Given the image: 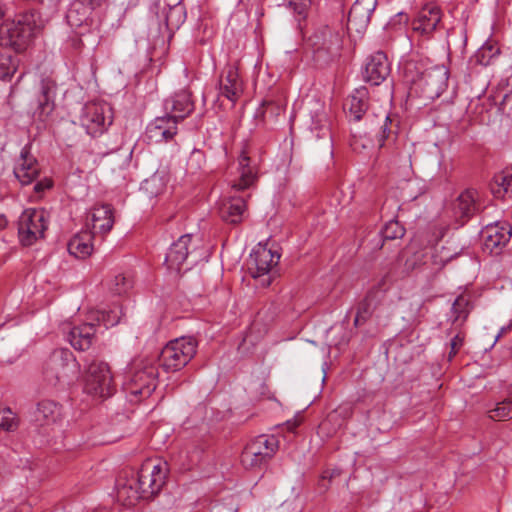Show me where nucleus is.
I'll return each mask as SVG.
<instances>
[{
    "label": "nucleus",
    "instance_id": "9b49d317",
    "mask_svg": "<svg viewBox=\"0 0 512 512\" xmlns=\"http://www.w3.org/2000/svg\"><path fill=\"white\" fill-rule=\"evenodd\" d=\"M48 228L47 214L42 209H26L18 220V236L22 245L31 246L44 237Z\"/></svg>",
    "mask_w": 512,
    "mask_h": 512
},
{
    "label": "nucleus",
    "instance_id": "09e8293b",
    "mask_svg": "<svg viewBox=\"0 0 512 512\" xmlns=\"http://www.w3.org/2000/svg\"><path fill=\"white\" fill-rule=\"evenodd\" d=\"M282 111V107L273 102H264V118L273 117L274 115H278Z\"/></svg>",
    "mask_w": 512,
    "mask_h": 512
},
{
    "label": "nucleus",
    "instance_id": "6e6d98bb",
    "mask_svg": "<svg viewBox=\"0 0 512 512\" xmlns=\"http://www.w3.org/2000/svg\"><path fill=\"white\" fill-rule=\"evenodd\" d=\"M332 476H333V475H332V474H330L328 471L324 472V473H323V475H322V479H321V481H320V485H321L322 487H324L325 489H327L326 485L324 484V481H325L326 479H328V478H329V479H330V478H332Z\"/></svg>",
    "mask_w": 512,
    "mask_h": 512
},
{
    "label": "nucleus",
    "instance_id": "7c9ffc66",
    "mask_svg": "<svg viewBox=\"0 0 512 512\" xmlns=\"http://www.w3.org/2000/svg\"><path fill=\"white\" fill-rule=\"evenodd\" d=\"M117 499L122 502L123 505L133 506L138 500L144 499L140 487L134 478L127 480L125 483H118L117 485Z\"/></svg>",
    "mask_w": 512,
    "mask_h": 512
},
{
    "label": "nucleus",
    "instance_id": "49530a36",
    "mask_svg": "<svg viewBox=\"0 0 512 512\" xmlns=\"http://www.w3.org/2000/svg\"><path fill=\"white\" fill-rule=\"evenodd\" d=\"M205 162L204 153L201 150L194 149L188 159L187 166L192 172L201 169L202 164Z\"/></svg>",
    "mask_w": 512,
    "mask_h": 512
},
{
    "label": "nucleus",
    "instance_id": "aec40b11",
    "mask_svg": "<svg viewBox=\"0 0 512 512\" xmlns=\"http://www.w3.org/2000/svg\"><path fill=\"white\" fill-rule=\"evenodd\" d=\"M14 175L22 185L31 184L40 173L36 158L30 152V145H25L14 166Z\"/></svg>",
    "mask_w": 512,
    "mask_h": 512
},
{
    "label": "nucleus",
    "instance_id": "5701e85b",
    "mask_svg": "<svg viewBox=\"0 0 512 512\" xmlns=\"http://www.w3.org/2000/svg\"><path fill=\"white\" fill-rule=\"evenodd\" d=\"M164 110L179 123L194 111V102L191 93L180 90L164 101Z\"/></svg>",
    "mask_w": 512,
    "mask_h": 512
},
{
    "label": "nucleus",
    "instance_id": "ddd939ff",
    "mask_svg": "<svg viewBox=\"0 0 512 512\" xmlns=\"http://www.w3.org/2000/svg\"><path fill=\"white\" fill-rule=\"evenodd\" d=\"M280 255L268 249L266 246L258 245L250 254L249 272L254 279H259L262 287L270 286L272 277L270 271L279 262Z\"/></svg>",
    "mask_w": 512,
    "mask_h": 512
},
{
    "label": "nucleus",
    "instance_id": "473e14b6",
    "mask_svg": "<svg viewBox=\"0 0 512 512\" xmlns=\"http://www.w3.org/2000/svg\"><path fill=\"white\" fill-rule=\"evenodd\" d=\"M123 315L122 307L115 304L108 310L95 312L92 317L99 325L102 324L105 328H109L117 325Z\"/></svg>",
    "mask_w": 512,
    "mask_h": 512
},
{
    "label": "nucleus",
    "instance_id": "39448f33",
    "mask_svg": "<svg viewBox=\"0 0 512 512\" xmlns=\"http://www.w3.org/2000/svg\"><path fill=\"white\" fill-rule=\"evenodd\" d=\"M203 248L199 238L192 234H185L172 243L166 257L165 263L170 270L179 272L184 264L190 269L204 258Z\"/></svg>",
    "mask_w": 512,
    "mask_h": 512
},
{
    "label": "nucleus",
    "instance_id": "9d476101",
    "mask_svg": "<svg viewBox=\"0 0 512 512\" xmlns=\"http://www.w3.org/2000/svg\"><path fill=\"white\" fill-rule=\"evenodd\" d=\"M167 474V462L149 459L142 464L134 479L144 494V499H150L161 491Z\"/></svg>",
    "mask_w": 512,
    "mask_h": 512
},
{
    "label": "nucleus",
    "instance_id": "f257e3e1",
    "mask_svg": "<svg viewBox=\"0 0 512 512\" xmlns=\"http://www.w3.org/2000/svg\"><path fill=\"white\" fill-rule=\"evenodd\" d=\"M44 22L35 11L17 15L0 25V78H11L18 69L17 53L24 51Z\"/></svg>",
    "mask_w": 512,
    "mask_h": 512
},
{
    "label": "nucleus",
    "instance_id": "2f4dec72",
    "mask_svg": "<svg viewBox=\"0 0 512 512\" xmlns=\"http://www.w3.org/2000/svg\"><path fill=\"white\" fill-rule=\"evenodd\" d=\"M92 9L80 0H73L66 14L67 22L71 27H80L89 20Z\"/></svg>",
    "mask_w": 512,
    "mask_h": 512
},
{
    "label": "nucleus",
    "instance_id": "a19ab883",
    "mask_svg": "<svg viewBox=\"0 0 512 512\" xmlns=\"http://www.w3.org/2000/svg\"><path fill=\"white\" fill-rule=\"evenodd\" d=\"M17 426L18 421L11 409L0 407V431H14Z\"/></svg>",
    "mask_w": 512,
    "mask_h": 512
},
{
    "label": "nucleus",
    "instance_id": "052dcab7",
    "mask_svg": "<svg viewBox=\"0 0 512 512\" xmlns=\"http://www.w3.org/2000/svg\"><path fill=\"white\" fill-rule=\"evenodd\" d=\"M171 460H172V461H176V455L172 454V455H171Z\"/></svg>",
    "mask_w": 512,
    "mask_h": 512
},
{
    "label": "nucleus",
    "instance_id": "f03ea898",
    "mask_svg": "<svg viewBox=\"0 0 512 512\" xmlns=\"http://www.w3.org/2000/svg\"><path fill=\"white\" fill-rule=\"evenodd\" d=\"M239 177L233 181L229 195L221 199L218 205L220 218L228 224H239L247 211V200L250 193L246 192L258 180V164L246 150L238 157Z\"/></svg>",
    "mask_w": 512,
    "mask_h": 512
},
{
    "label": "nucleus",
    "instance_id": "2eb2a0df",
    "mask_svg": "<svg viewBox=\"0 0 512 512\" xmlns=\"http://www.w3.org/2000/svg\"><path fill=\"white\" fill-rule=\"evenodd\" d=\"M483 250L498 255L511 238V226L507 223H492L486 225L480 233Z\"/></svg>",
    "mask_w": 512,
    "mask_h": 512
},
{
    "label": "nucleus",
    "instance_id": "bf43d9fd",
    "mask_svg": "<svg viewBox=\"0 0 512 512\" xmlns=\"http://www.w3.org/2000/svg\"><path fill=\"white\" fill-rule=\"evenodd\" d=\"M4 16V10L2 8V6L0 5V18H2Z\"/></svg>",
    "mask_w": 512,
    "mask_h": 512
},
{
    "label": "nucleus",
    "instance_id": "8fccbe9b",
    "mask_svg": "<svg viewBox=\"0 0 512 512\" xmlns=\"http://www.w3.org/2000/svg\"><path fill=\"white\" fill-rule=\"evenodd\" d=\"M312 130H318L317 137H325L329 135L327 121L321 117L316 123H313Z\"/></svg>",
    "mask_w": 512,
    "mask_h": 512
},
{
    "label": "nucleus",
    "instance_id": "bb28decb",
    "mask_svg": "<svg viewBox=\"0 0 512 512\" xmlns=\"http://www.w3.org/2000/svg\"><path fill=\"white\" fill-rule=\"evenodd\" d=\"M95 234L91 231H81L68 242V252L78 259H85L93 252L92 240Z\"/></svg>",
    "mask_w": 512,
    "mask_h": 512
},
{
    "label": "nucleus",
    "instance_id": "4be33fe9",
    "mask_svg": "<svg viewBox=\"0 0 512 512\" xmlns=\"http://www.w3.org/2000/svg\"><path fill=\"white\" fill-rule=\"evenodd\" d=\"M390 64L385 53L378 51L371 55L365 64L363 79L372 84L380 85L390 74Z\"/></svg>",
    "mask_w": 512,
    "mask_h": 512
},
{
    "label": "nucleus",
    "instance_id": "c03bdc74",
    "mask_svg": "<svg viewBox=\"0 0 512 512\" xmlns=\"http://www.w3.org/2000/svg\"><path fill=\"white\" fill-rule=\"evenodd\" d=\"M132 286L130 278L123 274H118L110 283V289L114 294L121 295L126 293Z\"/></svg>",
    "mask_w": 512,
    "mask_h": 512
},
{
    "label": "nucleus",
    "instance_id": "393cba45",
    "mask_svg": "<svg viewBox=\"0 0 512 512\" xmlns=\"http://www.w3.org/2000/svg\"><path fill=\"white\" fill-rule=\"evenodd\" d=\"M92 233L106 235L114 225L113 208L109 204L94 206L90 212Z\"/></svg>",
    "mask_w": 512,
    "mask_h": 512
},
{
    "label": "nucleus",
    "instance_id": "f704fd0d",
    "mask_svg": "<svg viewBox=\"0 0 512 512\" xmlns=\"http://www.w3.org/2000/svg\"><path fill=\"white\" fill-rule=\"evenodd\" d=\"M54 82L50 80L41 83V98H39V109L42 114H49L53 110Z\"/></svg>",
    "mask_w": 512,
    "mask_h": 512
},
{
    "label": "nucleus",
    "instance_id": "de8ad7c7",
    "mask_svg": "<svg viewBox=\"0 0 512 512\" xmlns=\"http://www.w3.org/2000/svg\"><path fill=\"white\" fill-rule=\"evenodd\" d=\"M464 344V335L457 333L450 341V352L448 360L451 361Z\"/></svg>",
    "mask_w": 512,
    "mask_h": 512
},
{
    "label": "nucleus",
    "instance_id": "c85d7f7f",
    "mask_svg": "<svg viewBox=\"0 0 512 512\" xmlns=\"http://www.w3.org/2000/svg\"><path fill=\"white\" fill-rule=\"evenodd\" d=\"M368 90L366 87H360L350 95L345 103L350 116L359 121L368 110Z\"/></svg>",
    "mask_w": 512,
    "mask_h": 512
},
{
    "label": "nucleus",
    "instance_id": "a18cd8bd",
    "mask_svg": "<svg viewBox=\"0 0 512 512\" xmlns=\"http://www.w3.org/2000/svg\"><path fill=\"white\" fill-rule=\"evenodd\" d=\"M310 0H289L288 7L293 11L294 14L301 18H305L307 11L310 7Z\"/></svg>",
    "mask_w": 512,
    "mask_h": 512
},
{
    "label": "nucleus",
    "instance_id": "1a4fd4ad",
    "mask_svg": "<svg viewBox=\"0 0 512 512\" xmlns=\"http://www.w3.org/2000/svg\"><path fill=\"white\" fill-rule=\"evenodd\" d=\"M84 391L92 396L106 398L115 391L113 377L107 363L92 360L84 375Z\"/></svg>",
    "mask_w": 512,
    "mask_h": 512
},
{
    "label": "nucleus",
    "instance_id": "423d86ee",
    "mask_svg": "<svg viewBox=\"0 0 512 512\" xmlns=\"http://www.w3.org/2000/svg\"><path fill=\"white\" fill-rule=\"evenodd\" d=\"M198 343L193 337L171 340L161 351L160 366L166 372H176L185 367L196 355Z\"/></svg>",
    "mask_w": 512,
    "mask_h": 512
},
{
    "label": "nucleus",
    "instance_id": "13d9d810",
    "mask_svg": "<svg viewBox=\"0 0 512 512\" xmlns=\"http://www.w3.org/2000/svg\"><path fill=\"white\" fill-rule=\"evenodd\" d=\"M287 425H288V429L293 431L298 426V423L296 421L293 423L287 422Z\"/></svg>",
    "mask_w": 512,
    "mask_h": 512
},
{
    "label": "nucleus",
    "instance_id": "4d7b16f0",
    "mask_svg": "<svg viewBox=\"0 0 512 512\" xmlns=\"http://www.w3.org/2000/svg\"><path fill=\"white\" fill-rule=\"evenodd\" d=\"M8 221L4 215L0 216V228H4L7 225Z\"/></svg>",
    "mask_w": 512,
    "mask_h": 512
},
{
    "label": "nucleus",
    "instance_id": "b1692460",
    "mask_svg": "<svg viewBox=\"0 0 512 512\" xmlns=\"http://www.w3.org/2000/svg\"><path fill=\"white\" fill-rule=\"evenodd\" d=\"M371 131L379 148H382L386 143L393 142L398 133V121L391 118L389 114L384 113L381 117L376 116V121L371 119Z\"/></svg>",
    "mask_w": 512,
    "mask_h": 512
},
{
    "label": "nucleus",
    "instance_id": "680f3d73",
    "mask_svg": "<svg viewBox=\"0 0 512 512\" xmlns=\"http://www.w3.org/2000/svg\"><path fill=\"white\" fill-rule=\"evenodd\" d=\"M509 393L512 395V384L509 386Z\"/></svg>",
    "mask_w": 512,
    "mask_h": 512
},
{
    "label": "nucleus",
    "instance_id": "3c124183",
    "mask_svg": "<svg viewBox=\"0 0 512 512\" xmlns=\"http://www.w3.org/2000/svg\"><path fill=\"white\" fill-rule=\"evenodd\" d=\"M503 114L512 119V96H505L499 108Z\"/></svg>",
    "mask_w": 512,
    "mask_h": 512
},
{
    "label": "nucleus",
    "instance_id": "6e6552de",
    "mask_svg": "<svg viewBox=\"0 0 512 512\" xmlns=\"http://www.w3.org/2000/svg\"><path fill=\"white\" fill-rule=\"evenodd\" d=\"M158 368L152 362L135 364L130 379L124 384V390L131 402L149 397L156 389Z\"/></svg>",
    "mask_w": 512,
    "mask_h": 512
},
{
    "label": "nucleus",
    "instance_id": "5fc2aeb1",
    "mask_svg": "<svg viewBox=\"0 0 512 512\" xmlns=\"http://www.w3.org/2000/svg\"><path fill=\"white\" fill-rule=\"evenodd\" d=\"M512 329V325L503 326L496 336V341Z\"/></svg>",
    "mask_w": 512,
    "mask_h": 512
},
{
    "label": "nucleus",
    "instance_id": "cd10ccee",
    "mask_svg": "<svg viewBox=\"0 0 512 512\" xmlns=\"http://www.w3.org/2000/svg\"><path fill=\"white\" fill-rule=\"evenodd\" d=\"M34 416L41 425L56 423L62 416V407L53 400L45 399L38 402Z\"/></svg>",
    "mask_w": 512,
    "mask_h": 512
},
{
    "label": "nucleus",
    "instance_id": "e2e57ef3",
    "mask_svg": "<svg viewBox=\"0 0 512 512\" xmlns=\"http://www.w3.org/2000/svg\"><path fill=\"white\" fill-rule=\"evenodd\" d=\"M326 425V421H324L322 424H321V427H324Z\"/></svg>",
    "mask_w": 512,
    "mask_h": 512
},
{
    "label": "nucleus",
    "instance_id": "4c0bfd02",
    "mask_svg": "<svg viewBox=\"0 0 512 512\" xmlns=\"http://www.w3.org/2000/svg\"><path fill=\"white\" fill-rule=\"evenodd\" d=\"M453 323L462 324L470 313L469 299L463 295L458 296L452 304Z\"/></svg>",
    "mask_w": 512,
    "mask_h": 512
},
{
    "label": "nucleus",
    "instance_id": "0eeeda50",
    "mask_svg": "<svg viewBox=\"0 0 512 512\" xmlns=\"http://www.w3.org/2000/svg\"><path fill=\"white\" fill-rule=\"evenodd\" d=\"M279 449V440L274 435L262 434L247 443L241 455L245 469H261L268 464Z\"/></svg>",
    "mask_w": 512,
    "mask_h": 512
},
{
    "label": "nucleus",
    "instance_id": "a878e982",
    "mask_svg": "<svg viewBox=\"0 0 512 512\" xmlns=\"http://www.w3.org/2000/svg\"><path fill=\"white\" fill-rule=\"evenodd\" d=\"M96 333L94 323H84L71 328L67 339L71 346L79 351H85L92 345Z\"/></svg>",
    "mask_w": 512,
    "mask_h": 512
},
{
    "label": "nucleus",
    "instance_id": "412c9836",
    "mask_svg": "<svg viewBox=\"0 0 512 512\" xmlns=\"http://www.w3.org/2000/svg\"><path fill=\"white\" fill-rule=\"evenodd\" d=\"M441 22V11L437 6L423 7L411 22L412 30L422 37L429 38Z\"/></svg>",
    "mask_w": 512,
    "mask_h": 512
},
{
    "label": "nucleus",
    "instance_id": "603ef678",
    "mask_svg": "<svg viewBox=\"0 0 512 512\" xmlns=\"http://www.w3.org/2000/svg\"><path fill=\"white\" fill-rule=\"evenodd\" d=\"M52 187V181L50 179H43L38 181L34 185V191L38 194L43 193L45 190L50 189Z\"/></svg>",
    "mask_w": 512,
    "mask_h": 512
},
{
    "label": "nucleus",
    "instance_id": "ea45409f",
    "mask_svg": "<svg viewBox=\"0 0 512 512\" xmlns=\"http://www.w3.org/2000/svg\"><path fill=\"white\" fill-rule=\"evenodd\" d=\"M380 234L383 241L395 240L404 236L405 229L397 220H391L381 229Z\"/></svg>",
    "mask_w": 512,
    "mask_h": 512
},
{
    "label": "nucleus",
    "instance_id": "c9c22d12",
    "mask_svg": "<svg viewBox=\"0 0 512 512\" xmlns=\"http://www.w3.org/2000/svg\"><path fill=\"white\" fill-rule=\"evenodd\" d=\"M499 54V49L492 44H484L479 48L476 53L471 57L470 63L476 65L488 66L491 64L493 58Z\"/></svg>",
    "mask_w": 512,
    "mask_h": 512
},
{
    "label": "nucleus",
    "instance_id": "72a5a7b5",
    "mask_svg": "<svg viewBox=\"0 0 512 512\" xmlns=\"http://www.w3.org/2000/svg\"><path fill=\"white\" fill-rule=\"evenodd\" d=\"M490 188L496 198L512 196V175L505 173L495 175Z\"/></svg>",
    "mask_w": 512,
    "mask_h": 512
},
{
    "label": "nucleus",
    "instance_id": "79ce46f5",
    "mask_svg": "<svg viewBox=\"0 0 512 512\" xmlns=\"http://www.w3.org/2000/svg\"><path fill=\"white\" fill-rule=\"evenodd\" d=\"M184 22V8L181 5L170 7L166 14V24L170 28H178Z\"/></svg>",
    "mask_w": 512,
    "mask_h": 512
},
{
    "label": "nucleus",
    "instance_id": "37998d69",
    "mask_svg": "<svg viewBox=\"0 0 512 512\" xmlns=\"http://www.w3.org/2000/svg\"><path fill=\"white\" fill-rule=\"evenodd\" d=\"M164 183L162 178L159 175L154 174L149 179H146L142 185V189H144L150 196H157L164 190Z\"/></svg>",
    "mask_w": 512,
    "mask_h": 512
},
{
    "label": "nucleus",
    "instance_id": "6ab92c4d",
    "mask_svg": "<svg viewBox=\"0 0 512 512\" xmlns=\"http://www.w3.org/2000/svg\"><path fill=\"white\" fill-rule=\"evenodd\" d=\"M376 6L377 0H356L348 14V30L357 33L365 31Z\"/></svg>",
    "mask_w": 512,
    "mask_h": 512
},
{
    "label": "nucleus",
    "instance_id": "20e7f679",
    "mask_svg": "<svg viewBox=\"0 0 512 512\" xmlns=\"http://www.w3.org/2000/svg\"><path fill=\"white\" fill-rule=\"evenodd\" d=\"M79 364L69 349L54 350L45 362L43 375L45 381L52 385H65L78 377Z\"/></svg>",
    "mask_w": 512,
    "mask_h": 512
},
{
    "label": "nucleus",
    "instance_id": "dca6fc26",
    "mask_svg": "<svg viewBox=\"0 0 512 512\" xmlns=\"http://www.w3.org/2000/svg\"><path fill=\"white\" fill-rule=\"evenodd\" d=\"M243 89V81L239 76L238 67L231 63L227 64L219 76V95L235 104L242 95Z\"/></svg>",
    "mask_w": 512,
    "mask_h": 512
},
{
    "label": "nucleus",
    "instance_id": "58836bf2",
    "mask_svg": "<svg viewBox=\"0 0 512 512\" xmlns=\"http://www.w3.org/2000/svg\"><path fill=\"white\" fill-rule=\"evenodd\" d=\"M489 417L495 421H504L512 418V399H505L489 411Z\"/></svg>",
    "mask_w": 512,
    "mask_h": 512
},
{
    "label": "nucleus",
    "instance_id": "c756f323",
    "mask_svg": "<svg viewBox=\"0 0 512 512\" xmlns=\"http://www.w3.org/2000/svg\"><path fill=\"white\" fill-rule=\"evenodd\" d=\"M477 210L475 201V192L473 190H466L461 193L453 205V211L456 218L465 222Z\"/></svg>",
    "mask_w": 512,
    "mask_h": 512
},
{
    "label": "nucleus",
    "instance_id": "864d4df0",
    "mask_svg": "<svg viewBox=\"0 0 512 512\" xmlns=\"http://www.w3.org/2000/svg\"><path fill=\"white\" fill-rule=\"evenodd\" d=\"M84 5L90 7L92 10L99 7L105 0H80Z\"/></svg>",
    "mask_w": 512,
    "mask_h": 512
},
{
    "label": "nucleus",
    "instance_id": "7ed1b4c3",
    "mask_svg": "<svg viewBox=\"0 0 512 512\" xmlns=\"http://www.w3.org/2000/svg\"><path fill=\"white\" fill-rule=\"evenodd\" d=\"M403 77L410 95L433 101L446 91L449 70L445 65H430L427 60H410L404 65Z\"/></svg>",
    "mask_w": 512,
    "mask_h": 512
},
{
    "label": "nucleus",
    "instance_id": "f3484780",
    "mask_svg": "<svg viewBox=\"0 0 512 512\" xmlns=\"http://www.w3.org/2000/svg\"><path fill=\"white\" fill-rule=\"evenodd\" d=\"M308 44L315 54H336L341 47L340 35L330 27L320 26L308 38Z\"/></svg>",
    "mask_w": 512,
    "mask_h": 512
},
{
    "label": "nucleus",
    "instance_id": "f8f14e48",
    "mask_svg": "<svg viewBox=\"0 0 512 512\" xmlns=\"http://www.w3.org/2000/svg\"><path fill=\"white\" fill-rule=\"evenodd\" d=\"M113 121L112 109L105 102H89L82 109L81 125L87 134L96 137L101 135Z\"/></svg>",
    "mask_w": 512,
    "mask_h": 512
},
{
    "label": "nucleus",
    "instance_id": "e433bc0d",
    "mask_svg": "<svg viewBox=\"0 0 512 512\" xmlns=\"http://www.w3.org/2000/svg\"><path fill=\"white\" fill-rule=\"evenodd\" d=\"M422 258L424 259V266H428V268H430L432 271H439L451 259V256L448 254L445 256H439L437 248L434 247L430 248L428 251H425L422 254Z\"/></svg>",
    "mask_w": 512,
    "mask_h": 512
},
{
    "label": "nucleus",
    "instance_id": "a211bd4d",
    "mask_svg": "<svg viewBox=\"0 0 512 512\" xmlns=\"http://www.w3.org/2000/svg\"><path fill=\"white\" fill-rule=\"evenodd\" d=\"M179 122L170 115L156 117L146 127V137L150 142L163 143L173 140L178 133Z\"/></svg>",
    "mask_w": 512,
    "mask_h": 512
},
{
    "label": "nucleus",
    "instance_id": "4468645a",
    "mask_svg": "<svg viewBox=\"0 0 512 512\" xmlns=\"http://www.w3.org/2000/svg\"><path fill=\"white\" fill-rule=\"evenodd\" d=\"M384 284V279L371 288L366 294L365 298L357 305V312L354 319L356 327L363 325L371 318L380 319L386 310V294L385 290L380 286Z\"/></svg>",
    "mask_w": 512,
    "mask_h": 512
}]
</instances>
